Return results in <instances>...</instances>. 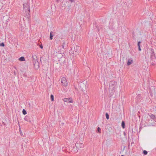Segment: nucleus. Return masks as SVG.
I'll list each match as a JSON object with an SVG mask.
<instances>
[{"label":"nucleus","mask_w":156,"mask_h":156,"mask_svg":"<svg viewBox=\"0 0 156 156\" xmlns=\"http://www.w3.org/2000/svg\"><path fill=\"white\" fill-rule=\"evenodd\" d=\"M75 146L78 150H80L83 148L84 147V145L79 141L77 142L75 144Z\"/></svg>","instance_id":"nucleus-1"},{"label":"nucleus","mask_w":156,"mask_h":156,"mask_svg":"<svg viewBox=\"0 0 156 156\" xmlns=\"http://www.w3.org/2000/svg\"><path fill=\"white\" fill-rule=\"evenodd\" d=\"M116 82L115 81L111 82L109 85V89L113 90L115 88L116 85Z\"/></svg>","instance_id":"nucleus-2"},{"label":"nucleus","mask_w":156,"mask_h":156,"mask_svg":"<svg viewBox=\"0 0 156 156\" xmlns=\"http://www.w3.org/2000/svg\"><path fill=\"white\" fill-rule=\"evenodd\" d=\"M23 8L24 10L26 11H30V6L27 3L24 4L23 5Z\"/></svg>","instance_id":"nucleus-3"},{"label":"nucleus","mask_w":156,"mask_h":156,"mask_svg":"<svg viewBox=\"0 0 156 156\" xmlns=\"http://www.w3.org/2000/svg\"><path fill=\"white\" fill-rule=\"evenodd\" d=\"M61 83L64 86H66L67 85V80L66 78L64 77H63L62 78Z\"/></svg>","instance_id":"nucleus-4"},{"label":"nucleus","mask_w":156,"mask_h":156,"mask_svg":"<svg viewBox=\"0 0 156 156\" xmlns=\"http://www.w3.org/2000/svg\"><path fill=\"white\" fill-rule=\"evenodd\" d=\"M63 101L64 102H70L71 103H72L73 102L72 99L71 98H65L63 99Z\"/></svg>","instance_id":"nucleus-5"},{"label":"nucleus","mask_w":156,"mask_h":156,"mask_svg":"<svg viewBox=\"0 0 156 156\" xmlns=\"http://www.w3.org/2000/svg\"><path fill=\"white\" fill-rule=\"evenodd\" d=\"M34 66L36 69H37L39 68V63L37 61H35Z\"/></svg>","instance_id":"nucleus-6"},{"label":"nucleus","mask_w":156,"mask_h":156,"mask_svg":"<svg viewBox=\"0 0 156 156\" xmlns=\"http://www.w3.org/2000/svg\"><path fill=\"white\" fill-rule=\"evenodd\" d=\"M133 62V60L132 58H129L127 62V65L129 66L131 65Z\"/></svg>","instance_id":"nucleus-7"},{"label":"nucleus","mask_w":156,"mask_h":156,"mask_svg":"<svg viewBox=\"0 0 156 156\" xmlns=\"http://www.w3.org/2000/svg\"><path fill=\"white\" fill-rule=\"evenodd\" d=\"M66 5L65 3H62L61 5V9L63 10L65 9L66 8Z\"/></svg>","instance_id":"nucleus-8"},{"label":"nucleus","mask_w":156,"mask_h":156,"mask_svg":"<svg viewBox=\"0 0 156 156\" xmlns=\"http://www.w3.org/2000/svg\"><path fill=\"white\" fill-rule=\"evenodd\" d=\"M79 47L78 46L76 45L74 48V51L75 52H77L78 50L79 49Z\"/></svg>","instance_id":"nucleus-9"},{"label":"nucleus","mask_w":156,"mask_h":156,"mask_svg":"<svg viewBox=\"0 0 156 156\" xmlns=\"http://www.w3.org/2000/svg\"><path fill=\"white\" fill-rule=\"evenodd\" d=\"M19 61H24L25 60V58L23 56H22L19 58Z\"/></svg>","instance_id":"nucleus-10"},{"label":"nucleus","mask_w":156,"mask_h":156,"mask_svg":"<svg viewBox=\"0 0 156 156\" xmlns=\"http://www.w3.org/2000/svg\"><path fill=\"white\" fill-rule=\"evenodd\" d=\"M141 43V42L140 41L138 42V47L139 50V51H140L141 50V49L140 48V44Z\"/></svg>","instance_id":"nucleus-11"},{"label":"nucleus","mask_w":156,"mask_h":156,"mask_svg":"<svg viewBox=\"0 0 156 156\" xmlns=\"http://www.w3.org/2000/svg\"><path fill=\"white\" fill-rule=\"evenodd\" d=\"M97 132L99 133H101V129L99 127H98L97 128Z\"/></svg>","instance_id":"nucleus-12"},{"label":"nucleus","mask_w":156,"mask_h":156,"mask_svg":"<svg viewBox=\"0 0 156 156\" xmlns=\"http://www.w3.org/2000/svg\"><path fill=\"white\" fill-rule=\"evenodd\" d=\"M52 32H50V39L51 40H52V39H53V34H52Z\"/></svg>","instance_id":"nucleus-13"},{"label":"nucleus","mask_w":156,"mask_h":156,"mask_svg":"<svg viewBox=\"0 0 156 156\" xmlns=\"http://www.w3.org/2000/svg\"><path fill=\"white\" fill-rule=\"evenodd\" d=\"M123 128H124L125 127V122L122 121V124H121Z\"/></svg>","instance_id":"nucleus-14"},{"label":"nucleus","mask_w":156,"mask_h":156,"mask_svg":"<svg viewBox=\"0 0 156 156\" xmlns=\"http://www.w3.org/2000/svg\"><path fill=\"white\" fill-rule=\"evenodd\" d=\"M80 86H82V87H86V85L85 84H84V83H80Z\"/></svg>","instance_id":"nucleus-15"},{"label":"nucleus","mask_w":156,"mask_h":156,"mask_svg":"<svg viewBox=\"0 0 156 156\" xmlns=\"http://www.w3.org/2000/svg\"><path fill=\"white\" fill-rule=\"evenodd\" d=\"M51 100L52 101H53L54 100V97L53 95L52 94L51 95Z\"/></svg>","instance_id":"nucleus-16"},{"label":"nucleus","mask_w":156,"mask_h":156,"mask_svg":"<svg viewBox=\"0 0 156 156\" xmlns=\"http://www.w3.org/2000/svg\"><path fill=\"white\" fill-rule=\"evenodd\" d=\"M22 112L23 114L24 115H26L27 113L26 111L24 109H23Z\"/></svg>","instance_id":"nucleus-17"},{"label":"nucleus","mask_w":156,"mask_h":156,"mask_svg":"<svg viewBox=\"0 0 156 156\" xmlns=\"http://www.w3.org/2000/svg\"><path fill=\"white\" fill-rule=\"evenodd\" d=\"M25 120L28 121L29 120V118L27 116H26L24 118Z\"/></svg>","instance_id":"nucleus-18"},{"label":"nucleus","mask_w":156,"mask_h":156,"mask_svg":"<svg viewBox=\"0 0 156 156\" xmlns=\"http://www.w3.org/2000/svg\"><path fill=\"white\" fill-rule=\"evenodd\" d=\"M150 116L152 119H154L155 118L154 115L152 114H151Z\"/></svg>","instance_id":"nucleus-19"},{"label":"nucleus","mask_w":156,"mask_h":156,"mask_svg":"<svg viewBox=\"0 0 156 156\" xmlns=\"http://www.w3.org/2000/svg\"><path fill=\"white\" fill-rule=\"evenodd\" d=\"M106 119H108L109 118V115H108V114L107 113H106Z\"/></svg>","instance_id":"nucleus-20"},{"label":"nucleus","mask_w":156,"mask_h":156,"mask_svg":"<svg viewBox=\"0 0 156 156\" xmlns=\"http://www.w3.org/2000/svg\"><path fill=\"white\" fill-rule=\"evenodd\" d=\"M143 153L144 154L146 155L147 154V152L146 151L144 150Z\"/></svg>","instance_id":"nucleus-21"},{"label":"nucleus","mask_w":156,"mask_h":156,"mask_svg":"<svg viewBox=\"0 0 156 156\" xmlns=\"http://www.w3.org/2000/svg\"><path fill=\"white\" fill-rule=\"evenodd\" d=\"M5 46V44L3 43H2L0 44V46L4 47Z\"/></svg>","instance_id":"nucleus-22"},{"label":"nucleus","mask_w":156,"mask_h":156,"mask_svg":"<svg viewBox=\"0 0 156 156\" xmlns=\"http://www.w3.org/2000/svg\"><path fill=\"white\" fill-rule=\"evenodd\" d=\"M62 0H56V2H60L62 1Z\"/></svg>","instance_id":"nucleus-23"},{"label":"nucleus","mask_w":156,"mask_h":156,"mask_svg":"<svg viewBox=\"0 0 156 156\" xmlns=\"http://www.w3.org/2000/svg\"><path fill=\"white\" fill-rule=\"evenodd\" d=\"M151 51L153 54H154V50L153 49H151Z\"/></svg>","instance_id":"nucleus-24"},{"label":"nucleus","mask_w":156,"mask_h":156,"mask_svg":"<svg viewBox=\"0 0 156 156\" xmlns=\"http://www.w3.org/2000/svg\"><path fill=\"white\" fill-rule=\"evenodd\" d=\"M85 97L87 98H88L89 97L88 95L87 94H85Z\"/></svg>","instance_id":"nucleus-25"},{"label":"nucleus","mask_w":156,"mask_h":156,"mask_svg":"<svg viewBox=\"0 0 156 156\" xmlns=\"http://www.w3.org/2000/svg\"><path fill=\"white\" fill-rule=\"evenodd\" d=\"M40 47L42 49L43 48V46L42 45H41L40 46Z\"/></svg>","instance_id":"nucleus-26"},{"label":"nucleus","mask_w":156,"mask_h":156,"mask_svg":"<svg viewBox=\"0 0 156 156\" xmlns=\"http://www.w3.org/2000/svg\"><path fill=\"white\" fill-rule=\"evenodd\" d=\"M84 91H85H85H84V92H84V94H86V93H86V91H85V90H84Z\"/></svg>","instance_id":"nucleus-27"},{"label":"nucleus","mask_w":156,"mask_h":156,"mask_svg":"<svg viewBox=\"0 0 156 156\" xmlns=\"http://www.w3.org/2000/svg\"><path fill=\"white\" fill-rule=\"evenodd\" d=\"M78 151V150H77L76 152H77Z\"/></svg>","instance_id":"nucleus-28"},{"label":"nucleus","mask_w":156,"mask_h":156,"mask_svg":"<svg viewBox=\"0 0 156 156\" xmlns=\"http://www.w3.org/2000/svg\"><path fill=\"white\" fill-rule=\"evenodd\" d=\"M70 1H71V2H73V0H70Z\"/></svg>","instance_id":"nucleus-29"},{"label":"nucleus","mask_w":156,"mask_h":156,"mask_svg":"<svg viewBox=\"0 0 156 156\" xmlns=\"http://www.w3.org/2000/svg\"><path fill=\"white\" fill-rule=\"evenodd\" d=\"M62 48H64V46H62Z\"/></svg>","instance_id":"nucleus-30"},{"label":"nucleus","mask_w":156,"mask_h":156,"mask_svg":"<svg viewBox=\"0 0 156 156\" xmlns=\"http://www.w3.org/2000/svg\"><path fill=\"white\" fill-rule=\"evenodd\" d=\"M121 156H124L123 155H122Z\"/></svg>","instance_id":"nucleus-31"}]
</instances>
